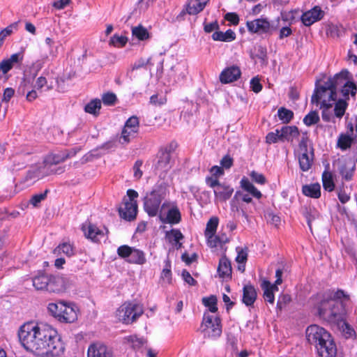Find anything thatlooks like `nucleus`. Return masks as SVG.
I'll return each mask as SVG.
<instances>
[{
    "mask_svg": "<svg viewBox=\"0 0 357 357\" xmlns=\"http://www.w3.org/2000/svg\"><path fill=\"white\" fill-rule=\"evenodd\" d=\"M18 337L26 350L43 357L47 345L45 341L53 337L52 326L43 323L28 322L20 328Z\"/></svg>",
    "mask_w": 357,
    "mask_h": 357,
    "instance_id": "nucleus-1",
    "label": "nucleus"
},
{
    "mask_svg": "<svg viewBox=\"0 0 357 357\" xmlns=\"http://www.w3.org/2000/svg\"><path fill=\"white\" fill-rule=\"evenodd\" d=\"M344 77L339 73L333 77H330L321 86H317L312 96V103L318 105L321 102V108L329 109L337 98V89L342 86Z\"/></svg>",
    "mask_w": 357,
    "mask_h": 357,
    "instance_id": "nucleus-2",
    "label": "nucleus"
},
{
    "mask_svg": "<svg viewBox=\"0 0 357 357\" xmlns=\"http://www.w3.org/2000/svg\"><path fill=\"white\" fill-rule=\"evenodd\" d=\"M167 194V185L165 183L155 185L151 192L146 193L144 199V208L149 216L158 215L161 202Z\"/></svg>",
    "mask_w": 357,
    "mask_h": 357,
    "instance_id": "nucleus-3",
    "label": "nucleus"
},
{
    "mask_svg": "<svg viewBox=\"0 0 357 357\" xmlns=\"http://www.w3.org/2000/svg\"><path fill=\"white\" fill-rule=\"evenodd\" d=\"M330 294L317 295V310L320 317L328 322H334L340 318L339 303L335 299H330Z\"/></svg>",
    "mask_w": 357,
    "mask_h": 357,
    "instance_id": "nucleus-4",
    "label": "nucleus"
},
{
    "mask_svg": "<svg viewBox=\"0 0 357 357\" xmlns=\"http://www.w3.org/2000/svg\"><path fill=\"white\" fill-rule=\"evenodd\" d=\"M143 312V307L141 305L125 303L117 309L116 317L120 321L129 324L136 321Z\"/></svg>",
    "mask_w": 357,
    "mask_h": 357,
    "instance_id": "nucleus-5",
    "label": "nucleus"
},
{
    "mask_svg": "<svg viewBox=\"0 0 357 357\" xmlns=\"http://www.w3.org/2000/svg\"><path fill=\"white\" fill-rule=\"evenodd\" d=\"M206 183L213 188L215 201L218 202H227L231 198L234 191L231 185L220 183L217 178H213V176L206 177Z\"/></svg>",
    "mask_w": 357,
    "mask_h": 357,
    "instance_id": "nucleus-6",
    "label": "nucleus"
},
{
    "mask_svg": "<svg viewBox=\"0 0 357 357\" xmlns=\"http://www.w3.org/2000/svg\"><path fill=\"white\" fill-rule=\"evenodd\" d=\"M202 327L205 337L215 339L222 334L220 319L217 316L210 314L208 312L204 314Z\"/></svg>",
    "mask_w": 357,
    "mask_h": 357,
    "instance_id": "nucleus-7",
    "label": "nucleus"
},
{
    "mask_svg": "<svg viewBox=\"0 0 357 357\" xmlns=\"http://www.w3.org/2000/svg\"><path fill=\"white\" fill-rule=\"evenodd\" d=\"M128 198L123 199V207L119 209L120 216L128 221L135 219L137 213V204L135 200L138 197L137 191L129 189L127 191Z\"/></svg>",
    "mask_w": 357,
    "mask_h": 357,
    "instance_id": "nucleus-8",
    "label": "nucleus"
},
{
    "mask_svg": "<svg viewBox=\"0 0 357 357\" xmlns=\"http://www.w3.org/2000/svg\"><path fill=\"white\" fill-rule=\"evenodd\" d=\"M305 333L307 342L314 346L316 349L332 337L325 328L318 325L308 326Z\"/></svg>",
    "mask_w": 357,
    "mask_h": 357,
    "instance_id": "nucleus-9",
    "label": "nucleus"
},
{
    "mask_svg": "<svg viewBox=\"0 0 357 357\" xmlns=\"http://www.w3.org/2000/svg\"><path fill=\"white\" fill-rule=\"evenodd\" d=\"M52 337L47 340L45 351L44 356L46 357H58L64 354L65 345L61 340V336L59 335L57 331L52 326Z\"/></svg>",
    "mask_w": 357,
    "mask_h": 357,
    "instance_id": "nucleus-10",
    "label": "nucleus"
},
{
    "mask_svg": "<svg viewBox=\"0 0 357 357\" xmlns=\"http://www.w3.org/2000/svg\"><path fill=\"white\" fill-rule=\"evenodd\" d=\"M117 254L121 258L126 259L129 263L144 264L146 262V257L143 251L127 245L119 247Z\"/></svg>",
    "mask_w": 357,
    "mask_h": 357,
    "instance_id": "nucleus-11",
    "label": "nucleus"
},
{
    "mask_svg": "<svg viewBox=\"0 0 357 357\" xmlns=\"http://www.w3.org/2000/svg\"><path fill=\"white\" fill-rule=\"evenodd\" d=\"M171 151L167 147L160 149L155 158L153 165L154 172L156 174L162 176L163 173H166L171 168Z\"/></svg>",
    "mask_w": 357,
    "mask_h": 357,
    "instance_id": "nucleus-12",
    "label": "nucleus"
},
{
    "mask_svg": "<svg viewBox=\"0 0 357 357\" xmlns=\"http://www.w3.org/2000/svg\"><path fill=\"white\" fill-rule=\"evenodd\" d=\"M139 123L137 116L130 117L126 122L121 132L120 142L128 144L130 140L135 138L139 131Z\"/></svg>",
    "mask_w": 357,
    "mask_h": 357,
    "instance_id": "nucleus-13",
    "label": "nucleus"
},
{
    "mask_svg": "<svg viewBox=\"0 0 357 357\" xmlns=\"http://www.w3.org/2000/svg\"><path fill=\"white\" fill-rule=\"evenodd\" d=\"M64 172L63 167H58L56 169H50V167L44 164L38 167H32L29 170L25 176L26 181H36L41 179L52 174H61Z\"/></svg>",
    "mask_w": 357,
    "mask_h": 357,
    "instance_id": "nucleus-14",
    "label": "nucleus"
},
{
    "mask_svg": "<svg viewBox=\"0 0 357 357\" xmlns=\"http://www.w3.org/2000/svg\"><path fill=\"white\" fill-rule=\"evenodd\" d=\"M170 202H165L161 205V209L159 215L160 219L164 223H169L172 225L178 224L181 220V215L178 208L176 205H173L169 208L166 217H163L162 215L164 208L170 206Z\"/></svg>",
    "mask_w": 357,
    "mask_h": 357,
    "instance_id": "nucleus-15",
    "label": "nucleus"
},
{
    "mask_svg": "<svg viewBox=\"0 0 357 357\" xmlns=\"http://www.w3.org/2000/svg\"><path fill=\"white\" fill-rule=\"evenodd\" d=\"M82 229L87 238L96 243L99 242L109 232L107 228L105 227L104 230H102L91 222L84 223Z\"/></svg>",
    "mask_w": 357,
    "mask_h": 357,
    "instance_id": "nucleus-16",
    "label": "nucleus"
},
{
    "mask_svg": "<svg viewBox=\"0 0 357 357\" xmlns=\"http://www.w3.org/2000/svg\"><path fill=\"white\" fill-rule=\"evenodd\" d=\"M61 313L59 321L61 323H73L77 319V308L73 303L63 302L60 311Z\"/></svg>",
    "mask_w": 357,
    "mask_h": 357,
    "instance_id": "nucleus-17",
    "label": "nucleus"
},
{
    "mask_svg": "<svg viewBox=\"0 0 357 357\" xmlns=\"http://www.w3.org/2000/svg\"><path fill=\"white\" fill-rule=\"evenodd\" d=\"M70 286L69 280L61 275H50L47 291L60 294L64 292Z\"/></svg>",
    "mask_w": 357,
    "mask_h": 357,
    "instance_id": "nucleus-18",
    "label": "nucleus"
},
{
    "mask_svg": "<svg viewBox=\"0 0 357 357\" xmlns=\"http://www.w3.org/2000/svg\"><path fill=\"white\" fill-rule=\"evenodd\" d=\"M324 11L322 10L321 7L315 6L312 9L303 13L301 20L305 26H310L321 20L324 17Z\"/></svg>",
    "mask_w": 357,
    "mask_h": 357,
    "instance_id": "nucleus-19",
    "label": "nucleus"
},
{
    "mask_svg": "<svg viewBox=\"0 0 357 357\" xmlns=\"http://www.w3.org/2000/svg\"><path fill=\"white\" fill-rule=\"evenodd\" d=\"M247 27L250 32L257 33H266L271 29L270 22L266 19H257L252 21H248Z\"/></svg>",
    "mask_w": 357,
    "mask_h": 357,
    "instance_id": "nucleus-20",
    "label": "nucleus"
},
{
    "mask_svg": "<svg viewBox=\"0 0 357 357\" xmlns=\"http://www.w3.org/2000/svg\"><path fill=\"white\" fill-rule=\"evenodd\" d=\"M209 0H188L181 15L188 13L194 15L202 12Z\"/></svg>",
    "mask_w": 357,
    "mask_h": 357,
    "instance_id": "nucleus-21",
    "label": "nucleus"
},
{
    "mask_svg": "<svg viewBox=\"0 0 357 357\" xmlns=\"http://www.w3.org/2000/svg\"><path fill=\"white\" fill-rule=\"evenodd\" d=\"M241 75L240 68L232 66L223 70L220 75V81L223 84L233 82L237 80Z\"/></svg>",
    "mask_w": 357,
    "mask_h": 357,
    "instance_id": "nucleus-22",
    "label": "nucleus"
},
{
    "mask_svg": "<svg viewBox=\"0 0 357 357\" xmlns=\"http://www.w3.org/2000/svg\"><path fill=\"white\" fill-rule=\"evenodd\" d=\"M88 357H112V351L100 343L91 344L87 351Z\"/></svg>",
    "mask_w": 357,
    "mask_h": 357,
    "instance_id": "nucleus-23",
    "label": "nucleus"
},
{
    "mask_svg": "<svg viewBox=\"0 0 357 357\" xmlns=\"http://www.w3.org/2000/svg\"><path fill=\"white\" fill-rule=\"evenodd\" d=\"M316 350L320 357H336L337 355V347L332 337Z\"/></svg>",
    "mask_w": 357,
    "mask_h": 357,
    "instance_id": "nucleus-24",
    "label": "nucleus"
},
{
    "mask_svg": "<svg viewBox=\"0 0 357 357\" xmlns=\"http://www.w3.org/2000/svg\"><path fill=\"white\" fill-rule=\"evenodd\" d=\"M23 56L20 53H15L12 54L8 59L3 60L0 63V71L3 74H6L12 69L15 63H20L22 61Z\"/></svg>",
    "mask_w": 357,
    "mask_h": 357,
    "instance_id": "nucleus-25",
    "label": "nucleus"
},
{
    "mask_svg": "<svg viewBox=\"0 0 357 357\" xmlns=\"http://www.w3.org/2000/svg\"><path fill=\"white\" fill-rule=\"evenodd\" d=\"M313 148L310 149V153H301L298 156L299 167L303 172L308 171L313 163L314 160Z\"/></svg>",
    "mask_w": 357,
    "mask_h": 357,
    "instance_id": "nucleus-26",
    "label": "nucleus"
},
{
    "mask_svg": "<svg viewBox=\"0 0 357 357\" xmlns=\"http://www.w3.org/2000/svg\"><path fill=\"white\" fill-rule=\"evenodd\" d=\"M299 136V131L296 126H283L280 130V141L293 142Z\"/></svg>",
    "mask_w": 357,
    "mask_h": 357,
    "instance_id": "nucleus-27",
    "label": "nucleus"
},
{
    "mask_svg": "<svg viewBox=\"0 0 357 357\" xmlns=\"http://www.w3.org/2000/svg\"><path fill=\"white\" fill-rule=\"evenodd\" d=\"M257 291L251 284H247L243 289V303L247 306H251L257 299Z\"/></svg>",
    "mask_w": 357,
    "mask_h": 357,
    "instance_id": "nucleus-28",
    "label": "nucleus"
},
{
    "mask_svg": "<svg viewBox=\"0 0 357 357\" xmlns=\"http://www.w3.org/2000/svg\"><path fill=\"white\" fill-rule=\"evenodd\" d=\"M231 266L229 260L226 257H222L219 261L218 273L222 279H230L231 278Z\"/></svg>",
    "mask_w": 357,
    "mask_h": 357,
    "instance_id": "nucleus-29",
    "label": "nucleus"
},
{
    "mask_svg": "<svg viewBox=\"0 0 357 357\" xmlns=\"http://www.w3.org/2000/svg\"><path fill=\"white\" fill-rule=\"evenodd\" d=\"M261 288L264 290V300L270 303H273L275 300L274 291H278V288L275 284H271L270 282L264 280L261 284Z\"/></svg>",
    "mask_w": 357,
    "mask_h": 357,
    "instance_id": "nucleus-30",
    "label": "nucleus"
},
{
    "mask_svg": "<svg viewBox=\"0 0 357 357\" xmlns=\"http://www.w3.org/2000/svg\"><path fill=\"white\" fill-rule=\"evenodd\" d=\"M102 107L101 100L98 98H94L90 100L84 108L86 113L92 114L94 116H99Z\"/></svg>",
    "mask_w": 357,
    "mask_h": 357,
    "instance_id": "nucleus-31",
    "label": "nucleus"
},
{
    "mask_svg": "<svg viewBox=\"0 0 357 357\" xmlns=\"http://www.w3.org/2000/svg\"><path fill=\"white\" fill-rule=\"evenodd\" d=\"M70 158V154H50L47 155L44 161L45 166L50 167V169H53L52 167L62 162H64L67 158Z\"/></svg>",
    "mask_w": 357,
    "mask_h": 357,
    "instance_id": "nucleus-32",
    "label": "nucleus"
},
{
    "mask_svg": "<svg viewBox=\"0 0 357 357\" xmlns=\"http://www.w3.org/2000/svg\"><path fill=\"white\" fill-rule=\"evenodd\" d=\"M302 192L305 196L317 199L321 196V186L319 183L305 185L302 188Z\"/></svg>",
    "mask_w": 357,
    "mask_h": 357,
    "instance_id": "nucleus-33",
    "label": "nucleus"
},
{
    "mask_svg": "<svg viewBox=\"0 0 357 357\" xmlns=\"http://www.w3.org/2000/svg\"><path fill=\"white\" fill-rule=\"evenodd\" d=\"M49 282L50 276L46 275L36 276L32 279L33 286L38 291H47Z\"/></svg>",
    "mask_w": 357,
    "mask_h": 357,
    "instance_id": "nucleus-34",
    "label": "nucleus"
},
{
    "mask_svg": "<svg viewBox=\"0 0 357 357\" xmlns=\"http://www.w3.org/2000/svg\"><path fill=\"white\" fill-rule=\"evenodd\" d=\"M212 38L216 41L231 42L235 40L236 33L231 29H228L225 32L216 31L213 33Z\"/></svg>",
    "mask_w": 357,
    "mask_h": 357,
    "instance_id": "nucleus-35",
    "label": "nucleus"
},
{
    "mask_svg": "<svg viewBox=\"0 0 357 357\" xmlns=\"http://www.w3.org/2000/svg\"><path fill=\"white\" fill-rule=\"evenodd\" d=\"M240 183L241 187L249 192L254 197L257 199H260L261 197V192L255 188V186L248 180V178L243 177L241 179Z\"/></svg>",
    "mask_w": 357,
    "mask_h": 357,
    "instance_id": "nucleus-36",
    "label": "nucleus"
},
{
    "mask_svg": "<svg viewBox=\"0 0 357 357\" xmlns=\"http://www.w3.org/2000/svg\"><path fill=\"white\" fill-rule=\"evenodd\" d=\"M354 141V137L349 134L341 133L337 139V146L341 150L349 149Z\"/></svg>",
    "mask_w": 357,
    "mask_h": 357,
    "instance_id": "nucleus-37",
    "label": "nucleus"
},
{
    "mask_svg": "<svg viewBox=\"0 0 357 357\" xmlns=\"http://www.w3.org/2000/svg\"><path fill=\"white\" fill-rule=\"evenodd\" d=\"M239 195L240 191H236V193L234 194V196L231 199L230 202L231 211L234 213H238L241 211L242 215L245 218H248V215L247 214V212L241 206Z\"/></svg>",
    "mask_w": 357,
    "mask_h": 357,
    "instance_id": "nucleus-38",
    "label": "nucleus"
},
{
    "mask_svg": "<svg viewBox=\"0 0 357 357\" xmlns=\"http://www.w3.org/2000/svg\"><path fill=\"white\" fill-rule=\"evenodd\" d=\"M11 162L12 161H10L8 164L0 168V178L13 174L15 171L20 169L24 165V163H18L17 166L11 164Z\"/></svg>",
    "mask_w": 357,
    "mask_h": 357,
    "instance_id": "nucleus-39",
    "label": "nucleus"
},
{
    "mask_svg": "<svg viewBox=\"0 0 357 357\" xmlns=\"http://www.w3.org/2000/svg\"><path fill=\"white\" fill-rule=\"evenodd\" d=\"M54 253L56 255H61V253L70 257L74 255L73 245L69 243H63L59 244L54 250Z\"/></svg>",
    "mask_w": 357,
    "mask_h": 357,
    "instance_id": "nucleus-40",
    "label": "nucleus"
},
{
    "mask_svg": "<svg viewBox=\"0 0 357 357\" xmlns=\"http://www.w3.org/2000/svg\"><path fill=\"white\" fill-rule=\"evenodd\" d=\"M219 224V218L216 216L211 217L206 223L204 235H213L215 234Z\"/></svg>",
    "mask_w": 357,
    "mask_h": 357,
    "instance_id": "nucleus-41",
    "label": "nucleus"
},
{
    "mask_svg": "<svg viewBox=\"0 0 357 357\" xmlns=\"http://www.w3.org/2000/svg\"><path fill=\"white\" fill-rule=\"evenodd\" d=\"M63 301H59L57 303H50L47 305L48 312L59 321V317L61 313L60 311L61 305H63Z\"/></svg>",
    "mask_w": 357,
    "mask_h": 357,
    "instance_id": "nucleus-42",
    "label": "nucleus"
},
{
    "mask_svg": "<svg viewBox=\"0 0 357 357\" xmlns=\"http://www.w3.org/2000/svg\"><path fill=\"white\" fill-rule=\"evenodd\" d=\"M132 36H135L139 40H145L149 38V33L146 28L142 25L132 27Z\"/></svg>",
    "mask_w": 357,
    "mask_h": 357,
    "instance_id": "nucleus-43",
    "label": "nucleus"
},
{
    "mask_svg": "<svg viewBox=\"0 0 357 357\" xmlns=\"http://www.w3.org/2000/svg\"><path fill=\"white\" fill-rule=\"evenodd\" d=\"M322 182L326 190L331 192L334 190L335 185L331 173L325 171L322 174Z\"/></svg>",
    "mask_w": 357,
    "mask_h": 357,
    "instance_id": "nucleus-44",
    "label": "nucleus"
},
{
    "mask_svg": "<svg viewBox=\"0 0 357 357\" xmlns=\"http://www.w3.org/2000/svg\"><path fill=\"white\" fill-rule=\"evenodd\" d=\"M278 115L284 123H288L294 117V112L285 107H280L278 111Z\"/></svg>",
    "mask_w": 357,
    "mask_h": 357,
    "instance_id": "nucleus-45",
    "label": "nucleus"
},
{
    "mask_svg": "<svg viewBox=\"0 0 357 357\" xmlns=\"http://www.w3.org/2000/svg\"><path fill=\"white\" fill-rule=\"evenodd\" d=\"M160 280L166 284H171L172 280V271H171V265L170 262L167 260L165 262V266L163 268L161 275H160Z\"/></svg>",
    "mask_w": 357,
    "mask_h": 357,
    "instance_id": "nucleus-46",
    "label": "nucleus"
},
{
    "mask_svg": "<svg viewBox=\"0 0 357 357\" xmlns=\"http://www.w3.org/2000/svg\"><path fill=\"white\" fill-rule=\"evenodd\" d=\"M166 236L170 241L173 240L176 242V248L177 250L182 247V243H180L179 241L183 238V235L179 230L172 229L170 232H167Z\"/></svg>",
    "mask_w": 357,
    "mask_h": 357,
    "instance_id": "nucleus-47",
    "label": "nucleus"
},
{
    "mask_svg": "<svg viewBox=\"0 0 357 357\" xmlns=\"http://www.w3.org/2000/svg\"><path fill=\"white\" fill-rule=\"evenodd\" d=\"M348 104L347 102L344 100L340 99L338 100L335 105L334 108L335 115L336 117L341 119L347 109Z\"/></svg>",
    "mask_w": 357,
    "mask_h": 357,
    "instance_id": "nucleus-48",
    "label": "nucleus"
},
{
    "mask_svg": "<svg viewBox=\"0 0 357 357\" xmlns=\"http://www.w3.org/2000/svg\"><path fill=\"white\" fill-rule=\"evenodd\" d=\"M202 303L206 307H208L211 312L215 313L218 311L217 298L215 296L203 298Z\"/></svg>",
    "mask_w": 357,
    "mask_h": 357,
    "instance_id": "nucleus-49",
    "label": "nucleus"
},
{
    "mask_svg": "<svg viewBox=\"0 0 357 357\" xmlns=\"http://www.w3.org/2000/svg\"><path fill=\"white\" fill-rule=\"evenodd\" d=\"M303 215L307 220V225H308L310 231H312V222L313 220H314L319 218V214L314 209L305 208V212L303 213Z\"/></svg>",
    "mask_w": 357,
    "mask_h": 357,
    "instance_id": "nucleus-50",
    "label": "nucleus"
},
{
    "mask_svg": "<svg viewBox=\"0 0 357 357\" xmlns=\"http://www.w3.org/2000/svg\"><path fill=\"white\" fill-rule=\"evenodd\" d=\"M207 239V244L211 248H215L218 245L227 242V240H223L220 236H216L215 234L213 235L205 236Z\"/></svg>",
    "mask_w": 357,
    "mask_h": 357,
    "instance_id": "nucleus-51",
    "label": "nucleus"
},
{
    "mask_svg": "<svg viewBox=\"0 0 357 357\" xmlns=\"http://www.w3.org/2000/svg\"><path fill=\"white\" fill-rule=\"evenodd\" d=\"M101 102L105 105L112 106L114 105L117 101V97L115 93L107 92L102 95Z\"/></svg>",
    "mask_w": 357,
    "mask_h": 357,
    "instance_id": "nucleus-52",
    "label": "nucleus"
},
{
    "mask_svg": "<svg viewBox=\"0 0 357 357\" xmlns=\"http://www.w3.org/2000/svg\"><path fill=\"white\" fill-rule=\"evenodd\" d=\"M319 116L317 112L316 111L310 112L303 119V123L307 126L316 124L319 122Z\"/></svg>",
    "mask_w": 357,
    "mask_h": 357,
    "instance_id": "nucleus-53",
    "label": "nucleus"
},
{
    "mask_svg": "<svg viewBox=\"0 0 357 357\" xmlns=\"http://www.w3.org/2000/svg\"><path fill=\"white\" fill-rule=\"evenodd\" d=\"M342 29V27L337 24H330L327 26L326 33L331 37L337 38L340 36Z\"/></svg>",
    "mask_w": 357,
    "mask_h": 357,
    "instance_id": "nucleus-54",
    "label": "nucleus"
},
{
    "mask_svg": "<svg viewBox=\"0 0 357 357\" xmlns=\"http://www.w3.org/2000/svg\"><path fill=\"white\" fill-rule=\"evenodd\" d=\"M339 172L345 180L349 181L351 179L353 176V168L348 167L347 164H341L339 167Z\"/></svg>",
    "mask_w": 357,
    "mask_h": 357,
    "instance_id": "nucleus-55",
    "label": "nucleus"
},
{
    "mask_svg": "<svg viewBox=\"0 0 357 357\" xmlns=\"http://www.w3.org/2000/svg\"><path fill=\"white\" fill-rule=\"evenodd\" d=\"M125 340L128 344L134 349L140 348L143 345L142 340L134 335L128 336Z\"/></svg>",
    "mask_w": 357,
    "mask_h": 357,
    "instance_id": "nucleus-56",
    "label": "nucleus"
},
{
    "mask_svg": "<svg viewBox=\"0 0 357 357\" xmlns=\"http://www.w3.org/2000/svg\"><path fill=\"white\" fill-rule=\"evenodd\" d=\"M127 41L128 39L126 37L115 34L111 38L109 45L116 47H123L126 44Z\"/></svg>",
    "mask_w": 357,
    "mask_h": 357,
    "instance_id": "nucleus-57",
    "label": "nucleus"
},
{
    "mask_svg": "<svg viewBox=\"0 0 357 357\" xmlns=\"http://www.w3.org/2000/svg\"><path fill=\"white\" fill-rule=\"evenodd\" d=\"M342 85H343L342 93H344V95H349V93L353 96L356 95L357 89H356V85L353 82H345V80H344L343 84H342Z\"/></svg>",
    "mask_w": 357,
    "mask_h": 357,
    "instance_id": "nucleus-58",
    "label": "nucleus"
},
{
    "mask_svg": "<svg viewBox=\"0 0 357 357\" xmlns=\"http://www.w3.org/2000/svg\"><path fill=\"white\" fill-rule=\"evenodd\" d=\"M280 141V130H275V132H271L266 137V142L268 144H274Z\"/></svg>",
    "mask_w": 357,
    "mask_h": 357,
    "instance_id": "nucleus-59",
    "label": "nucleus"
},
{
    "mask_svg": "<svg viewBox=\"0 0 357 357\" xmlns=\"http://www.w3.org/2000/svg\"><path fill=\"white\" fill-rule=\"evenodd\" d=\"M143 161L141 160H137V161H135L132 167L133 176L137 180L140 179L143 175V172L141 169Z\"/></svg>",
    "mask_w": 357,
    "mask_h": 357,
    "instance_id": "nucleus-60",
    "label": "nucleus"
},
{
    "mask_svg": "<svg viewBox=\"0 0 357 357\" xmlns=\"http://www.w3.org/2000/svg\"><path fill=\"white\" fill-rule=\"evenodd\" d=\"M250 176L254 182L258 184L264 185L266 183V178L264 175L256 171H252Z\"/></svg>",
    "mask_w": 357,
    "mask_h": 357,
    "instance_id": "nucleus-61",
    "label": "nucleus"
},
{
    "mask_svg": "<svg viewBox=\"0 0 357 357\" xmlns=\"http://www.w3.org/2000/svg\"><path fill=\"white\" fill-rule=\"evenodd\" d=\"M236 250L238 255L236 257V261L239 264L245 263L248 258L247 248L243 249L241 248H237Z\"/></svg>",
    "mask_w": 357,
    "mask_h": 357,
    "instance_id": "nucleus-62",
    "label": "nucleus"
},
{
    "mask_svg": "<svg viewBox=\"0 0 357 357\" xmlns=\"http://www.w3.org/2000/svg\"><path fill=\"white\" fill-rule=\"evenodd\" d=\"M47 192L48 190H46L43 193L34 195L30 199V203L33 206H37L39 203H40L43 200H44L46 198Z\"/></svg>",
    "mask_w": 357,
    "mask_h": 357,
    "instance_id": "nucleus-63",
    "label": "nucleus"
},
{
    "mask_svg": "<svg viewBox=\"0 0 357 357\" xmlns=\"http://www.w3.org/2000/svg\"><path fill=\"white\" fill-rule=\"evenodd\" d=\"M250 88L255 93H259L262 89V85L258 77H255L250 80Z\"/></svg>",
    "mask_w": 357,
    "mask_h": 357,
    "instance_id": "nucleus-64",
    "label": "nucleus"
}]
</instances>
